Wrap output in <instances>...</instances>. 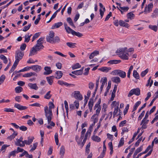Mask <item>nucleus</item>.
<instances>
[{
    "instance_id": "obj_1",
    "label": "nucleus",
    "mask_w": 158,
    "mask_h": 158,
    "mask_svg": "<svg viewBox=\"0 0 158 158\" xmlns=\"http://www.w3.org/2000/svg\"><path fill=\"white\" fill-rule=\"evenodd\" d=\"M44 38H40L37 41V44L30 50L29 56H31L37 53V51H40L41 49L44 48V46L43 45L42 41Z\"/></svg>"
},
{
    "instance_id": "obj_2",
    "label": "nucleus",
    "mask_w": 158,
    "mask_h": 158,
    "mask_svg": "<svg viewBox=\"0 0 158 158\" xmlns=\"http://www.w3.org/2000/svg\"><path fill=\"white\" fill-rule=\"evenodd\" d=\"M48 104L49 106V109H48L47 106H46L44 107V110L46 117L47 119L48 123H49L51 121L52 117V109L54 108L55 106L53 103L51 102H49Z\"/></svg>"
},
{
    "instance_id": "obj_3",
    "label": "nucleus",
    "mask_w": 158,
    "mask_h": 158,
    "mask_svg": "<svg viewBox=\"0 0 158 158\" xmlns=\"http://www.w3.org/2000/svg\"><path fill=\"white\" fill-rule=\"evenodd\" d=\"M127 49V48H119L116 51V53L119 55V56L121 59L127 60L128 59L129 57L127 56L128 55V53L126 51Z\"/></svg>"
},
{
    "instance_id": "obj_4",
    "label": "nucleus",
    "mask_w": 158,
    "mask_h": 158,
    "mask_svg": "<svg viewBox=\"0 0 158 158\" xmlns=\"http://www.w3.org/2000/svg\"><path fill=\"white\" fill-rule=\"evenodd\" d=\"M111 74L114 75H118L122 78H124L126 77V72L119 69H117L111 72Z\"/></svg>"
},
{
    "instance_id": "obj_5",
    "label": "nucleus",
    "mask_w": 158,
    "mask_h": 158,
    "mask_svg": "<svg viewBox=\"0 0 158 158\" xmlns=\"http://www.w3.org/2000/svg\"><path fill=\"white\" fill-rule=\"evenodd\" d=\"M137 96H139L140 94V90L139 88L134 89L131 90L129 92L128 97H129L133 94Z\"/></svg>"
},
{
    "instance_id": "obj_6",
    "label": "nucleus",
    "mask_w": 158,
    "mask_h": 158,
    "mask_svg": "<svg viewBox=\"0 0 158 158\" xmlns=\"http://www.w3.org/2000/svg\"><path fill=\"white\" fill-rule=\"evenodd\" d=\"M23 55L24 53L21 51L19 50L16 51L15 53V59L19 61L22 58Z\"/></svg>"
},
{
    "instance_id": "obj_7",
    "label": "nucleus",
    "mask_w": 158,
    "mask_h": 158,
    "mask_svg": "<svg viewBox=\"0 0 158 158\" xmlns=\"http://www.w3.org/2000/svg\"><path fill=\"white\" fill-rule=\"evenodd\" d=\"M23 138L21 137L19 139H16V141L15 142V145L18 146L20 147H24V141H23Z\"/></svg>"
},
{
    "instance_id": "obj_8",
    "label": "nucleus",
    "mask_w": 158,
    "mask_h": 158,
    "mask_svg": "<svg viewBox=\"0 0 158 158\" xmlns=\"http://www.w3.org/2000/svg\"><path fill=\"white\" fill-rule=\"evenodd\" d=\"M54 36V33L52 31H50L49 35L46 37V40L47 42L52 43Z\"/></svg>"
},
{
    "instance_id": "obj_9",
    "label": "nucleus",
    "mask_w": 158,
    "mask_h": 158,
    "mask_svg": "<svg viewBox=\"0 0 158 158\" xmlns=\"http://www.w3.org/2000/svg\"><path fill=\"white\" fill-rule=\"evenodd\" d=\"M112 104H113L114 106H116V107L115 108L114 111L113 112V116L115 117L118 112L119 103L118 102L114 101L112 102Z\"/></svg>"
},
{
    "instance_id": "obj_10",
    "label": "nucleus",
    "mask_w": 158,
    "mask_h": 158,
    "mask_svg": "<svg viewBox=\"0 0 158 158\" xmlns=\"http://www.w3.org/2000/svg\"><path fill=\"white\" fill-rule=\"evenodd\" d=\"M74 97L75 98L78 99L80 100H81L83 98L82 95L78 91H75Z\"/></svg>"
},
{
    "instance_id": "obj_11",
    "label": "nucleus",
    "mask_w": 158,
    "mask_h": 158,
    "mask_svg": "<svg viewBox=\"0 0 158 158\" xmlns=\"http://www.w3.org/2000/svg\"><path fill=\"white\" fill-rule=\"evenodd\" d=\"M14 107H15L21 110H26L28 108V107L27 106H23L18 103L15 104Z\"/></svg>"
},
{
    "instance_id": "obj_12",
    "label": "nucleus",
    "mask_w": 158,
    "mask_h": 158,
    "mask_svg": "<svg viewBox=\"0 0 158 158\" xmlns=\"http://www.w3.org/2000/svg\"><path fill=\"white\" fill-rule=\"evenodd\" d=\"M45 71L44 73V75H49L52 73V70H51V67L48 66H46L44 68Z\"/></svg>"
},
{
    "instance_id": "obj_13",
    "label": "nucleus",
    "mask_w": 158,
    "mask_h": 158,
    "mask_svg": "<svg viewBox=\"0 0 158 158\" xmlns=\"http://www.w3.org/2000/svg\"><path fill=\"white\" fill-rule=\"evenodd\" d=\"M34 139V137H29L27 138V140H24V146L25 144L26 145H29L33 141V140Z\"/></svg>"
},
{
    "instance_id": "obj_14",
    "label": "nucleus",
    "mask_w": 158,
    "mask_h": 158,
    "mask_svg": "<svg viewBox=\"0 0 158 158\" xmlns=\"http://www.w3.org/2000/svg\"><path fill=\"white\" fill-rule=\"evenodd\" d=\"M31 69L37 72L39 71L41 69V67L38 65H32L31 66Z\"/></svg>"
},
{
    "instance_id": "obj_15",
    "label": "nucleus",
    "mask_w": 158,
    "mask_h": 158,
    "mask_svg": "<svg viewBox=\"0 0 158 158\" xmlns=\"http://www.w3.org/2000/svg\"><path fill=\"white\" fill-rule=\"evenodd\" d=\"M37 76V74L34 72L27 73L23 75V77H29L32 76Z\"/></svg>"
},
{
    "instance_id": "obj_16",
    "label": "nucleus",
    "mask_w": 158,
    "mask_h": 158,
    "mask_svg": "<svg viewBox=\"0 0 158 158\" xmlns=\"http://www.w3.org/2000/svg\"><path fill=\"white\" fill-rule=\"evenodd\" d=\"M121 62L120 60H110L107 62V63L111 64H117Z\"/></svg>"
},
{
    "instance_id": "obj_17",
    "label": "nucleus",
    "mask_w": 158,
    "mask_h": 158,
    "mask_svg": "<svg viewBox=\"0 0 158 158\" xmlns=\"http://www.w3.org/2000/svg\"><path fill=\"white\" fill-rule=\"evenodd\" d=\"M94 101L93 98H90L88 106L89 109L90 111L91 112L92 110V107L93 106Z\"/></svg>"
},
{
    "instance_id": "obj_18",
    "label": "nucleus",
    "mask_w": 158,
    "mask_h": 158,
    "mask_svg": "<svg viewBox=\"0 0 158 158\" xmlns=\"http://www.w3.org/2000/svg\"><path fill=\"white\" fill-rule=\"evenodd\" d=\"M112 81L117 84L119 83L120 82V78L118 77H114L111 78Z\"/></svg>"
},
{
    "instance_id": "obj_19",
    "label": "nucleus",
    "mask_w": 158,
    "mask_h": 158,
    "mask_svg": "<svg viewBox=\"0 0 158 158\" xmlns=\"http://www.w3.org/2000/svg\"><path fill=\"white\" fill-rule=\"evenodd\" d=\"M28 86L31 89L36 90H37L38 88L36 83L32 84L31 83H29L28 84Z\"/></svg>"
},
{
    "instance_id": "obj_20",
    "label": "nucleus",
    "mask_w": 158,
    "mask_h": 158,
    "mask_svg": "<svg viewBox=\"0 0 158 158\" xmlns=\"http://www.w3.org/2000/svg\"><path fill=\"white\" fill-rule=\"evenodd\" d=\"M119 25L122 27H126L128 28L129 27V24L127 23H126L124 21L122 20H120L119 21Z\"/></svg>"
},
{
    "instance_id": "obj_21",
    "label": "nucleus",
    "mask_w": 158,
    "mask_h": 158,
    "mask_svg": "<svg viewBox=\"0 0 158 158\" xmlns=\"http://www.w3.org/2000/svg\"><path fill=\"white\" fill-rule=\"evenodd\" d=\"M98 69L103 72L107 73L109 70L111 69V68L110 67H104L99 68Z\"/></svg>"
},
{
    "instance_id": "obj_22",
    "label": "nucleus",
    "mask_w": 158,
    "mask_h": 158,
    "mask_svg": "<svg viewBox=\"0 0 158 158\" xmlns=\"http://www.w3.org/2000/svg\"><path fill=\"white\" fill-rule=\"evenodd\" d=\"M63 25V23L61 22H58L55 23L51 27L52 29L55 28H58Z\"/></svg>"
},
{
    "instance_id": "obj_23",
    "label": "nucleus",
    "mask_w": 158,
    "mask_h": 158,
    "mask_svg": "<svg viewBox=\"0 0 158 158\" xmlns=\"http://www.w3.org/2000/svg\"><path fill=\"white\" fill-rule=\"evenodd\" d=\"M56 78L58 79L60 78L62 76L63 74L61 71H57L56 73Z\"/></svg>"
},
{
    "instance_id": "obj_24",
    "label": "nucleus",
    "mask_w": 158,
    "mask_h": 158,
    "mask_svg": "<svg viewBox=\"0 0 158 158\" xmlns=\"http://www.w3.org/2000/svg\"><path fill=\"white\" fill-rule=\"evenodd\" d=\"M99 52L98 51H94L93 52H92L89 55V58L91 59L93 58L94 57L97 55L99 54Z\"/></svg>"
},
{
    "instance_id": "obj_25",
    "label": "nucleus",
    "mask_w": 158,
    "mask_h": 158,
    "mask_svg": "<svg viewBox=\"0 0 158 158\" xmlns=\"http://www.w3.org/2000/svg\"><path fill=\"white\" fill-rule=\"evenodd\" d=\"M65 152V147L64 146L62 145L60 148V154L61 156H64Z\"/></svg>"
},
{
    "instance_id": "obj_26",
    "label": "nucleus",
    "mask_w": 158,
    "mask_h": 158,
    "mask_svg": "<svg viewBox=\"0 0 158 158\" xmlns=\"http://www.w3.org/2000/svg\"><path fill=\"white\" fill-rule=\"evenodd\" d=\"M92 139L95 141L99 142L101 141V139L97 136H95V135H93L92 137Z\"/></svg>"
},
{
    "instance_id": "obj_27",
    "label": "nucleus",
    "mask_w": 158,
    "mask_h": 158,
    "mask_svg": "<svg viewBox=\"0 0 158 158\" xmlns=\"http://www.w3.org/2000/svg\"><path fill=\"white\" fill-rule=\"evenodd\" d=\"M60 41V39L58 36H55L54 37L53 40L51 44H55L57 43H59Z\"/></svg>"
},
{
    "instance_id": "obj_28",
    "label": "nucleus",
    "mask_w": 158,
    "mask_h": 158,
    "mask_svg": "<svg viewBox=\"0 0 158 158\" xmlns=\"http://www.w3.org/2000/svg\"><path fill=\"white\" fill-rule=\"evenodd\" d=\"M29 33H28L27 35H26L25 36V40L24 42H25L28 43L29 42L30 39L31 37L32 36V35H29Z\"/></svg>"
},
{
    "instance_id": "obj_29",
    "label": "nucleus",
    "mask_w": 158,
    "mask_h": 158,
    "mask_svg": "<svg viewBox=\"0 0 158 158\" xmlns=\"http://www.w3.org/2000/svg\"><path fill=\"white\" fill-rule=\"evenodd\" d=\"M153 6V4L152 3H150L148 5L147 7L148 13H150L152 11V9Z\"/></svg>"
},
{
    "instance_id": "obj_30",
    "label": "nucleus",
    "mask_w": 158,
    "mask_h": 158,
    "mask_svg": "<svg viewBox=\"0 0 158 158\" xmlns=\"http://www.w3.org/2000/svg\"><path fill=\"white\" fill-rule=\"evenodd\" d=\"M18 134L17 132H15L13 133L11 135L8 136L7 137V139H9L10 140H12V139H14L15 137Z\"/></svg>"
},
{
    "instance_id": "obj_31",
    "label": "nucleus",
    "mask_w": 158,
    "mask_h": 158,
    "mask_svg": "<svg viewBox=\"0 0 158 158\" xmlns=\"http://www.w3.org/2000/svg\"><path fill=\"white\" fill-rule=\"evenodd\" d=\"M135 16V15L132 12H130L127 13V17L128 19H133Z\"/></svg>"
},
{
    "instance_id": "obj_32",
    "label": "nucleus",
    "mask_w": 158,
    "mask_h": 158,
    "mask_svg": "<svg viewBox=\"0 0 158 158\" xmlns=\"http://www.w3.org/2000/svg\"><path fill=\"white\" fill-rule=\"evenodd\" d=\"M1 59L3 61V62L6 64L8 62V60L6 57L3 55H1L0 56Z\"/></svg>"
},
{
    "instance_id": "obj_33",
    "label": "nucleus",
    "mask_w": 158,
    "mask_h": 158,
    "mask_svg": "<svg viewBox=\"0 0 158 158\" xmlns=\"http://www.w3.org/2000/svg\"><path fill=\"white\" fill-rule=\"evenodd\" d=\"M133 76L136 79H139V73L135 70H134L133 72Z\"/></svg>"
},
{
    "instance_id": "obj_34",
    "label": "nucleus",
    "mask_w": 158,
    "mask_h": 158,
    "mask_svg": "<svg viewBox=\"0 0 158 158\" xmlns=\"http://www.w3.org/2000/svg\"><path fill=\"white\" fill-rule=\"evenodd\" d=\"M17 154L16 151V150H15L13 151L10 152L9 155H8V157L9 158H10L11 156H16V154Z\"/></svg>"
},
{
    "instance_id": "obj_35",
    "label": "nucleus",
    "mask_w": 158,
    "mask_h": 158,
    "mask_svg": "<svg viewBox=\"0 0 158 158\" xmlns=\"http://www.w3.org/2000/svg\"><path fill=\"white\" fill-rule=\"evenodd\" d=\"M51 91H48L44 95V98L47 99H49L52 97V95L50 94Z\"/></svg>"
},
{
    "instance_id": "obj_36",
    "label": "nucleus",
    "mask_w": 158,
    "mask_h": 158,
    "mask_svg": "<svg viewBox=\"0 0 158 158\" xmlns=\"http://www.w3.org/2000/svg\"><path fill=\"white\" fill-rule=\"evenodd\" d=\"M66 44L69 47L73 48L75 47L76 44V43H72L71 42H67L66 43Z\"/></svg>"
},
{
    "instance_id": "obj_37",
    "label": "nucleus",
    "mask_w": 158,
    "mask_h": 158,
    "mask_svg": "<svg viewBox=\"0 0 158 158\" xmlns=\"http://www.w3.org/2000/svg\"><path fill=\"white\" fill-rule=\"evenodd\" d=\"M23 89V88L20 86H17L15 88V91L17 93H19L21 92Z\"/></svg>"
},
{
    "instance_id": "obj_38",
    "label": "nucleus",
    "mask_w": 158,
    "mask_h": 158,
    "mask_svg": "<svg viewBox=\"0 0 158 158\" xmlns=\"http://www.w3.org/2000/svg\"><path fill=\"white\" fill-rule=\"evenodd\" d=\"M72 34L74 35L77 36L79 37H81L83 35L81 33L79 32H76L74 31H73Z\"/></svg>"
},
{
    "instance_id": "obj_39",
    "label": "nucleus",
    "mask_w": 158,
    "mask_h": 158,
    "mask_svg": "<svg viewBox=\"0 0 158 158\" xmlns=\"http://www.w3.org/2000/svg\"><path fill=\"white\" fill-rule=\"evenodd\" d=\"M67 21L69 23L70 25L73 27H75V26L73 24V21L72 19L70 18L69 17L67 18Z\"/></svg>"
},
{
    "instance_id": "obj_40",
    "label": "nucleus",
    "mask_w": 158,
    "mask_h": 158,
    "mask_svg": "<svg viewBox=\"0 0 158 158\" xmlns=\"http://www.w3.org/2000/svg\"><path fill=\"white\" fill-rule=\"evenodd\" d=\"M101 108L98 107L96 110V114H94L91 117V119H93L96 115L98 116L100 113Z\"/></svg>"
},
{
    "instance_id": "obj_41",
    "label": "nucleus",
    "mask_w": 158,
    "mask_h": 158,
    "mask_svg": "<svg viewBox=\"0 0 158 158\" xmlns=\"http://www.w3.org/2000/svg\"><path fill=\"white\" fill-rule=\"evenodd\" d=\"M72 73L73 74L77 75H81L82 74V72H81V71L79 70L72 71Z\"/></svg>"
},
{
    "instance_id": "obj_42",
    "label": "nucleus",
    "mask_w": 158,
    "mask_h": 158,
    "mask_svg": "<svg viewBox=\"0 0 158 158\" xmlns=\"http://www.w3.org/2000/svg\"><path fill=\"white\" fill-rule=\"evenodd\" d=\"M124 138L122 137L120 139L118 144V147L119 148L122 146L124 143Z\"/></svg>"
},
{
    "instance_id": "obj_43",
    "label": "nucleus",
    "mask_w": 158,
    "mask_h": 158,
    "mask_svg": "<svg viewBox=\"0 0 158 158\" xmlns=\"http://www.w3.org/2000/svg\"><path fill=\"white\" fill-rule=\"evenodd\" d=\"M151 77H150L149 78V79H148V83L146 85V86H148L149 85L150 87L153 84V81L152 80H151V81H150L151 80Z\"/></svg>"
},
{
    "instance_id": "obj_44",
    "label": "nucleus",
    "mask_w": 158,
    "mask_h": 158,
    "mask_svg": "<svg viewBox=\"0 0 158 158\" xmlns=\"http://www.w3.org/2000/svg\"><path fill=\"white\" fill-rule=\"evenodd\" d=\"M52 77H46L47 80L50 85H52L53 83V80L52 78Z\"/></svg>"
},
{
    "instance_id": "obj_45",
    "label": "nucleus",
    "mask_w": 158,
    "mask_h": 158,
    "mask_svg": "<svg viewBox=\"0 0 158 158\" xmlns=\"http://www.w3.org/2000/svg\"><path fill=\"white\" fill-rule=\"evenodd\" d=\"M149 27L155 32L157 30V27L156 25H149Z\"/></svg>"
},
{
    "instance_id": "obj_46",
    "label": "nucleus",
    "mask_w": 158,
    "mask_h": 158,
    "mask_svg": "<svg viewBox=\"0 0 158 158\" xmlns=\"http://www.w3.org/2000/svg\"><path fill=\"white\" fill-rule=\"evenodd\" d=\"M81 67V65L79 63H77L72 66V69L73 70H74Z\"/></svg>"
},
{
    "instance_id": "obj_47",
    "label": "nucleus",
    "mask_w": 158,
    "mask_h": 158,
    "mask_svg": "<svg viewBox=\"0 0 158 158\" xmlns=\"http://www.w3.org/2000/svg\"><path fill=\"white\" fill-rule=\"evenodd\" d=\"M133 65H131L130 66L127 72V76L129 78H130V74L131 72V71L133 69Z\"/></svg>"
},
{
    "instance_id": "obj_48",
    "label": "nucleus",
    "mask_w": 158,
    "mask_h": 158,
    "mask_svg": "<svg viewBox=\"0 0 158 158\" xmlns=\"http://www.w3.org/2000/svg\"><path fill=\"white\" fill-rule=\"evenodd\" d=\"M100 81L102 83V85L104 86L105 84L106 83L107 78L106 77L102 78Z\"/></svg>"
},
{
    "instance_id": "obj_49",
    "label": "nucleus",
    "mask_w": 158,
    "mask_h": 158,
    "mask_svg": "<svg viewBox=\"0 0 158 158\" xmlns=\"http://www.w3.org/2000/svg\"><path fill=\"white\" fill-rule=\"evenodd\" d=\"M148 69H147L141 72V75L142 77H144L148 72Z\"/></svg>"
},
{
    "instance_id": "obj_50",
    "label": "nucleus",
    "mask_w": 158,
    "mask_h": 158,
    "mask_svg": "<svg viewBox=\"0 0 158 158\" xmlns=\"http://www.w3.org/2000/svg\"><path fill=\"white\" fill-rule=\"evenodd\" d=\"M6 78L5 76L4 75H2L0 77V85H1L4 81Z\"/></svg>"
},
{
    "instance_id": "obj_51",
    "label": "nucleus",
    "mask_w": 158,
    "mask_h": 158,
    "mask_svg": "<svg viewBox=\"0 0 158 158\" xmlns=\"http://www.w3.org/2000/svg\"><path fill=\"white\" fill-rule=\"evenodd\" d=\"M31 26V24L30 23L27 26H25L24 27L23 31H26L30 28Z\"/></svg>"
},
{
    "instance_id": "obj_52",
    "label": "nucleus",
    "mask_w": 158,
    "mask_h": 158,
    "mask_svg": "<svg viewBox=\"0 0 158 158\" xmlns=\"http://www.w3.org/2000/svg\"><path fill=\"white\" fill-rule=\"evenodd\" d=\"M119 8H120V10H122L124 12H126L128 11V10L129 9V7L127 6V7H122L121 6H119Z\"/></svg>"
},
{
    "instance_id": "obj_53",
    "label": "nucleus",
    "mask_w": 158,
    "mask_h": 158,
    "mask_svg": "<svg viewBox=\"0 0 158 158\" xmlns=\"http://www.w3.org/2000/svg\"><path fill=\"white\" fill-rule=\"evenodd\" d=\"M90 146V143H89L87 145L85 148V152L87 154H89V148Z\"/></svg>"
},
{
    "instance_id": "obj_54",
    "label": "nucleus",
    "mask_w": 158,
    "mask_h": 158,
    "mask_svg": "<svg viewBox=\"0 0 158 158\" xmlns=\"http://www.w3.org/2000/svg\"><path fill=\"white\" fill-rule=\"evenodd\" d=\"M19 61H18L17 60H15L12 68H13L15 69L16 68V67H17Z\"/></svg>"
},
{
    "instance_id": "obj_55",
    "label": "nucleus",
    "mask_w": 158,
    "mask_h": 158,
    "mask_svg": "<svg viewBox=\"0 0 158 158\" xmlns=\"http://www.w3.org/2000/svg\"><path fill=\"white\" fill-rule=\"evenodd\" d=\"M55 139L56 144L57 145H58L59 142V140L58 138V134L57 133H56L55 135Z\"/></svg>"
},
{
    "instance_id": "obj_56",
    "label": "nucleus",
    "mask_w": 158,
    "mask_h": 158,
    "mask_svg": "<svg viewBox=\"0 0 158 158\" xmlns=\"http://www.w3.org/2000/svg\"><path fill=\"white\" fill-rule=\"evenodd\" d=\"M4 111L6 112H14V109L11 108H5L4 109Z\"/></svg>"
},
{
    "instance_id": "obj_57",
    "label": "nucleus",
    "mask_w": 158,
    "mask_h": 158,
    "mask_svg": "<svg viewBox=\"0 0 158 158\" xmlns=\"http://www.w3.org/2000/svg\"><path fill=\"white\" fill-rule=\"evenodd\" d=\"M64 104L65 105V108L66 110V112L67 114H68V105L66 101L65 100L64 101Z\"/></svg>"
},
{
    "instance_id": "obj_58",
    "label": "nucleus",
    "mask_w": 158,
    "mask_h": 158,
    "mask_svg": "<svg viewBox=\"0 0 158 158\" xmlns=\"http://www.w3.org/2000/svg\"><path fill=\"white\" fill-rule=\"evenodd\" d=\"M65 29L66 31L69 33H71L72 34L73 31H74L69 27H67Z\"/></svg>"
},
{
    "instance_id": "obj_59",
    "label": "nucleus",
    "mask_w": 158,
    "mask_h": 158,
    "mask_svg": "<svg viewBox=\"0 0 158 158\" xmlns=\"http://www.w3.org/2000/svg\"><path fill=\"white\" fill-rule=\"evenodd\" d=\"M103 10L104 11H103L101 9H100V16H101V18H102L103 16V15L104 14V12L105 10V7H103Z\"/></svg>"
},
{
    "instance_id": "obj_60",
    "label": "nucleus",
    "mask_w": 158,
    "mask_h": 158,
    "mask_svg": "<svg viewBox=\"0 0 158 158\" xmlns=\"http://www.w3.org/2000/svg\"><path fill=\"white\" fill-rule=\"evenodd\" d=\"M129 105L128 104H127L123 111V114L124 115H125L127 114L129 109Z\"/></svg>"
},
{
    "instance_id": "obj_61",
    "label": "nucleus",
    "mask_w": 158,
    "mask_h": 158,
    "mask_svg": "<svg viewBox=\"0 0 158 158\" xmlns=\"http://www.w3.org/2000/svg\"><path fill=\"white\" fill-rule=\"evenodd\" d=\"M26 44L25 43L22 44L20 47L21 50L22 51L24 50L26 48Z\"/></svg>"
},
{
    "instance_id": "obj_62",
    "label": "nucleus",
    "mask_w": 158,
    "mask_h": 158,
    "mask_svg": "<svg viewBox=\"0 0 158 158\" xmlns=\"http://www.w3.org/2000/svg\"><path fill=\"white\" fill-rule=\"evenodd\" d=\"M56 15V13H54L52 15L51 17L50 20L48 22H47V23H49L53 19H54Z\"/></svg>"
},
{
    "instance_id": "obj_63",
    "label": "nucleus",
    "mask_w": 158,
    "mask_h": 158,
    "mask_svg": "<svg viewBox=\"0 0 158 158\" xmlns=\"http://www.w3.org/2000/svg\"><path fill=\"white\" fill-rule=\"evenodd\" d=\"M90 69V68H87L85 69V72L83 73L84 75L85 76L89 74V71Z\"/></svg>"
},
{
    "instance_id": "obj_64",
    "label": "nucleus",
    "mask_w": 158,
    "mask_h": 158,
    "mask_svg": "<svg viewBox=\"0 0 158 158\" xmlns=\"http://www.w3.org/2000/svg\"><path fill=\"white\" fill-rule=\"evenodd\" d=\"M144 114L145 111L144 110H143L138 117V120H140L144 115Z\"/></svg>"
}]
</instances>
